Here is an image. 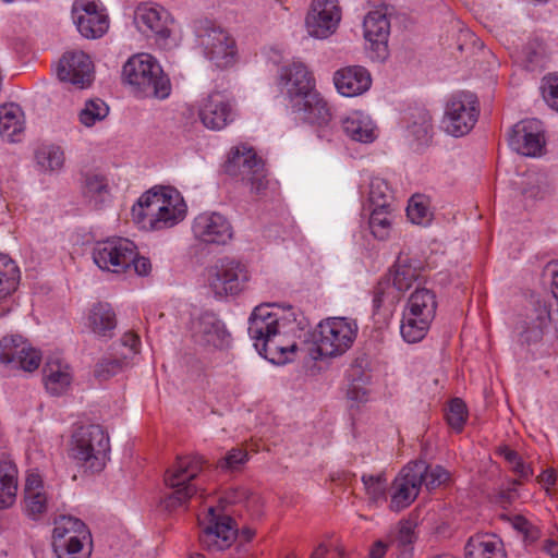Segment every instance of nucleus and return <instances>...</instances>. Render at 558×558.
Segmentation results:
<instances>
[{"instance_id": "nucleus-45", "label": "nucleus", "mask_w": 558, "mask_h": 558, "mask_svg": "<svg viewBox=\"0 0 558 558\" xmlns=\"http://www.w3.org/2000/svg\"><path fill=\"white\" fill-rule=\"evenodd\" d=\"M109 113L108 105L99 99H89L85 102L84 108L78 113L80 122L90 128L96 122L102 121Z\"/></svg>"}, {"instance_id": "nucleus-55", "label": "nucleus", "mask_w": 558, "mask_h": 558, "mask_svg": "<svg viewBox=\"0 0 558 558\" xmlns=\"http://www.w3.org/2000/svg\"><path fill=\"white\" fill-rule=\"evenodd\" d=\"M543 89V98L546 104L558 111V76H549L545 80Z\"/></svg>"}, {"instance_id": "nucleus-16", "label": "nucleus", "mask_w": 558, "mask_h": 558, "mask_svg": "<svg viewBox=\"0 0 558 558\" xmlns=\"http://www.w3.org/2000/svg\"><path fill=\"white\" fill-rule=\"evenodd\" d=\"M423 464L408 463L397 475L392 483L390 509L401 511L409 507L418 496L421 489Z\"/></svg>"}, {"instance_id": "nucleus-37", "label": "nucleus", "mask_w": 558, "mask_h": 558, "mask_svg": "<svg viewBox=\"0 0 558 558\" xmlns=\"http://www.w3.org/2000/svg\"><path fill=\"white\" fill-rule=\"evenodd\" d=\"M465 558H504V554L498 541L485 535H476L465 545Z\"/></svg>"}, {"instance_id": "nucleus-44", "label": "nucleus", "mask_w": 558, "mask_h": 558, "mask_svg": "<svg viewBox=\"0 0 558 558\" xmlns=\"http://www.w3.org/2000/svg\"><path fill=\"white\" fill-rule=\"evenodd\" d=\"M87 541L72 536L68 542H52V548L57 558H89L90 550L84 549V544Z\"/></svg>"}, {"instance_id": "nucleus-11", "label": "nucleus", "mask_w": 558, "mask_h": 558, "mask_svg": "<svg viewBox=\"0 0 558 558\" xmlns=\"http://www.w3.org/2000/svg\"><path fill=\"white\" fill-rule=\"evenodd\" d=\"M477 98L472 93H460L447 102L444 125L452 136L459 137L468 134L478 118Z\"/></svg>"}, {"instance_id": "nucleus-46", "label": "nucleus", "mask_w": 558, "mask_h": 558, "mask_svg": "<svg viewBox=\"0 0 558 558\" xmlns=\"http://www.w3.org/2000/svg\"><path fill=\"white\" fill-rule=\"evenodd\" d=\"M411 464H423L425 466L426 470L422 472L421 486L424 485L427 490H433L450 480L449 472L441 465H430L422 460L411 462Z\"/></svg>"}, {"instance_id": "nucleus-8", "label": "nucleus", "mask_w": 558, "mask_h": 558, "mask_svg": "<svg viewBox=\"0 0 558 558\" xmlns=\"http://www.w3.org/2000/svg\"><path fill=\"white\" fill-rule=\"evenodd\" d=\"M223 170L228 175L248 185L252 193L258 194L267 187L265 163L251 147H233L223 163Z\"/></svg>"}, {"instance_id": "nucleus-62", "label": "nucleus", "mask_w": 558, "mask_h": 558, "mask_svg": "<svg viewBox=\"0 0 558 558\" xmlns=\"http://www.w3.org/2000/svg\"><path fill=\"white\" fill-rule=\"evenodd\" d=\"M538 482L545 486H551L556 482L554 470H546L538 476Z\"/></svg>"}, {"instance_id": "nucleus-36", "label": "nucleus", "mask_w": 558, "mask_h": 558, "mask_svg": "<svg viewBox=\"0 0 558 558\" xmlns=\"http://www.w3.org/2000/svg\"><path fill=\"white\" fill-rule=\"evenodd\" d=\"M415 522L411 520L400 521L397 531L390 535L389 546L400 553V558H411L413 544L416 541Z\"/></svg>"}, {"instance_id": "nucleus-60", "label": "nucleus", "mask_w": 558, "mask_h": 558, "mask_svg": "<svg viewBox=\"0 0 558 558\" xmlns=\"http://www.w3.org/2000/svg\"><path fill=\"white\" fill-rule=\"evenodd\" d=\"M140 343V339L134 333H125L122 337V344L124 347H128L130 350V353L136 354L137 353V345Z\"/></svg>"}, {"instance_id": "nucleus-38", "label": "nucleus", "mask_w": 558, "mask_h": 558, "mask_svg": "<svg viewBox=\"0 0 558 558\" xmlns=\"http://www.w3.org/2000/svg\"><path fill=\"white\" fill-rule=\"evenodd\" d=\"M519 184L521 194L526 198L542 199L550 192L548 178L543 172L529 171Z\"/></svg>"}, {"instance_id": "nucleus-51", "label": "nucleus", "mask_w": 558, "mask_h": 558, "mask_svg": "<svg viewBox=\"0 0 558 558\" xmlns=\"http://www.w3.org/2000/svg\"><path fill=\"white\" fill-rule=\"evenodd\" d=\"M247 459L246 451L240 448H232L218 461L217 468L225 472L239 471L247 462Z\"/></svg>"}, {"instance_id": "nucleus-43", "label": "nucleus", "mask_w": 558, "mask_h": 558, "mask_svg": "<svg viewBox=\"0 0 558 558\" xmlns=\"http://www.w3.org/2000/svg\"><path fill=\"white\" fill-rule=\"evenodd\" d=\"M391 211L390 208H372L369 216V229L372 234L378 240L388 238L391 228Z\"/></svg>"}, {"instance_id": "nucleus-57", "label": "nucleus", "mask_w": 558, "mask_h": 558, "mask_svg": "<svg viewBox=\"0 0 558 558\" xmlns=\"http://www.w3.org/2000/svg\"><path fill=\"white\" fill-rule=\"evenodd\" d=\"M546 270L549 271L553 277V281H551L553 295L555 299L556 308H558V263H556V262L548 263L546 266Z\"/></svg>"}, {"instance_id": "nucleus-1", "label": "nucleus", "mask_w": 558, "mask_h": 558, "mask_svg": "<svg viewBox=\"0 0 558 558\" xmlns=\"http://www.w3.org/2000/svg\"><path fill=\"white\" fill-rule=\"evenodd\" d=\"M306 324L298 319L291 308H281L276 304L257 305L248 318V335L256 351L274 364L291 361L300 337Z\"/></svg>"}, {"instance_id": "nucleus-10", "label": "nucleus", "mask_w": 558, "mask_h": 558, "mask_svg": "<svg viewBox=\"0 0 558 558\" xmlns=\"http://www.w3.org/2000/svg\"><path fill=\"white\" fill-rule=\"evenodd\" d=\"M248 280V271L242 263L231 259H219L208 271V287L218 296L240 293Z\"/></svg>"}, {"instance_id": "nucleus-49", "label": "nucleus", "mask_w": 558, "mask_h": 558, "mask_svg": "<svg viewBox=\"0 0 558 558\" xmlns=\"http://www.w3.org/2000/svg\"><path fill=\"white\" fill-rule=\"evenodd\" d=\"M126 355L123 359L104 357L95 366V377L99 380H108L109 378L121 373L126 366Z\"/></svg>"}, {"instance_id": "nucleus-18", "label": "nucleus", "mask_w": 558, "mask_h": 558, "mask_svg": "<svg viewBox=\"0 0 558 558\" xmlns=\"http://www.w3.org/2000/svg\"><path fill=\"white\" fill-rule=\"evenodd\" d=\"M279 78L291 107L304 106L301 101L316 90L315 81L302 62L294 61L290 65L282 66Z\"/></svg>"}, {"instance_id": "nucleus-40", "label": "nucleus", "mask_w": 558, "mask_h": 558, "mask_svg": "<svg viewBox=\"0 0 558 558\" xmlns=\"http://www.w3.org/2000/svg\"><path fill=\"white\" fill-rule=\"evenodd\" d=\"M35 159L45 172L59 171L64 165L63 150L54 145L39 147L35 153Z\"/></svg>"}, {"instance_id": "nucleus-13", "label": "nucleus", "mask_w": 558, "mask_h": 558, "mask_svg": "<svg viewBox=\"0 0 558 558\" xmlns=\"http://www.w3.org/2000/svg\"><path fill=\"white\" fill-rule=\"evenodd\" d=\"M421 278V268L408 258H398L389 272L377 283L374 289V307L379 308L386 298L392 293L405 292Z\"/></svg>"}, {"instance_id": "nucleus-20", "label": "nucleus", "mask_w": 558, "mask_h": 558, "mask_svg": "<svg viewBox=\"0 0 558 558\" xmlns=\"http://www.w3.org/2000/svg\"><path fill=\"white\" fill-rule=\"evenodd\" d=\"M340 17L337 0H314L305 20L307 33L315 38H327L336 31Z\"/></svg>"}, {"instance_id": "nucleus-58", "label": "nucleus", "mask_w": 558, "mask_h": 558, "mask_svg": "<svg viewBox=\"0 0 558 558\" xmlns=\"http://www.w3.org/2000/svg\"><path fill=\"white\" fill-rule=\"evenodd\" d=\"M43 490V481L38 474H29L25 482V494Z\"/></svg>"}, {"instance_id": "nucleus-35", "label": "nucleus", "mask_w": 558, "mask_h": 558, "mask_svg": "<svg viewBox=\"0 0 558 558\" xmlns=\"http://www.w3.org/2000/svg\"><path fill=\"white\" fill-rule=\"evenodd\" d=\"M72 536H77L78 539H89V542H92L90 532L82 520L65 515L56 520L52 531V542H68Z\"/></svg>"}, {"instance_id": "nucleus-52", "label": "nucleus", "mask_w": 558, "mask_h": 558, "mask_svg": "<svg viewBox=\"0 0 558 558\" xmlns=\"http://www.w3.org/2000/svg\"><path fill=\"white\" fill-rule=\"evenodd\" d=\"M362 482L372 500L376 501L385 496L386 477L383 474H364L362 476Z\"/></svg>"}, {"instance_id": "nucleus-64", "label": "nucleus", "mask_w": 558, "mask_h": 558, "mask_svg": "<svg viewBox=\"0 0 558 558\" xmlns=\"http://www.w3.org/2000/svg\"><path fill=\"white\" fill-rule=\"evenodd\" d=\"M525 54H526V62H527L526 66L529 69H533L534 65L538 64L541 54L537 51L531 50L530 48H527L525 51Z\"/></svg>"}, {"instance_id": "nucleus-7", "label": "nucleus", "mask_w": 558, "mask_h": 558, "mask_svg": "<svg viewBox=\"0 0 558 558\" xmlns=\"http://www.w3.org/2000/svg\"><path fill=\"white\" fill-rule=\"evenodd\" d=\"M72 457L92 472L101 471L110 451L109 436L100 425L78 427L72 437Z\"/></svg>"}, {"instance_id": "nucleus-26", "label": "nucleus", "mask_w": 558, "mask_h": 558, "mask_svg": "<svg viewBox=\"0 0 558 558\" xmlns=\"http://www.w3.org/2000/svg\"><path fill=\"white\" fill-rule=\"evenodd\" d=\"M333 84L344 97H355L367 92L372 85L369 72L360 65L339 69L333 74Z\"/></svg>"}, {"instance_id": "nucleus-23", "label": "nucleus", "mask_w": 558, "mask_h": 558, "mask_svg": "<svg viewBox=\"0 0 558 558\" xmlns=\"http://www.w3.org/2000/svg\"><path fill=\"white\" fill-rule=\"evenodd\" d=\"M73 19L78 32L89 39L101 37L109 27L107 14L95 2L77 1L73 5Z\"/></svg>"}, {"instance_id": "nucleus-12", "label": "nucleus", "mask_w": 558, "mask_h": 558, "mask_svg": "<svg viewBox=\"0 0 558 558\" xmlns=\"http://www.w3.org/2000/svg\"><path fill=\"white\" fill-rule=\"evenodd\" d=\"M135 244L124 238H112L97 242L92 252L94 263L101 269L116 274L131 266Z\"/></svg>"}, {"instance_id": "nucleus-22", "label": "nucleus", "mask_w": 558, "mask_h": 558, "mask_svg": "<svg viewBox=\"0 0 558 558\" xmlns=\"http://www.w3.org/2000/svg\"><path fill=\"white\" fill-rule=\"evenodd\" d=\"M508 143L518 154L526 157L537 156L545 144L541 122L523 120L514 124L508 135Z\"/></svg>"}, {"instance_id": "nucleus-24", "label": "nucleus", "mask_w": 558, "mask_h": 558, "mask_svg": "<svg viewBox=\"0 0 558 558\" xmlns=\"http://www.w3.org/2000/svg\"><path fill=\"white\" fill-rule=\"evenodd\" d=\"M0 361L16 362L22 369L33 372L38 368L41 356L21 336L3 337L0 341Z\"/></svg>"}, {"instance_id": "nucleus-4", "label": "nucleus", "mask_w": 558, "mask_h": 558, "mask_svg": "<svg viewBox=\"0 0 558 558\" xmlns=\"http://www.w3.org/2000/svg\"><path fill=\"white\" fill-rule=\"evenodd\" d=\"M205 461L199 456L181 457L165 474V483L173 492L162 500L166 510L185 506L199 490L197 481Z\"/></svg>"}, {"instance_id": "nucleus-48", "label": "nucleus", "mask_w": 558, "mask_h": 558, "mask_svg": "<svg viewBox=\"0 0 558 558\" xmlns=\"http://www.w3.org/2000/svg\"><path fill=\"white\" fill-rule=\"evenodd\" d=\"M407 216L412 223L426 226L432 220V211L423 195H414L409 201Z\"/></svg>"}, {"instance_id": "nucleus-33", "label": "nucleus", "mask_w": 558, "mask_h": 558, "mask_svg": "<svg viewBox=\"0 0 558 558\" xmlns=\"http://www.w3.org/2000/svg\"><path fill=\"white\" fill-rule=\"evenodd\" d=\"M24 131V113L15 104L0 107V135L9 142H19Z\"/></svg>"}, {"instance_id": "nucleus-42", "label": "nucleus", "mask_w": 558, "mask_h": 558, "mask_svg": "<svg viewBox=\"0 0 558 558\" xmlns=\"http://www.w3.org/2000/svg\"><path fill=\"white\" fill-rule=\"evenodd\" d=\"M368 201L372 208L392 207L393 196L388 183L380 178H374L369 182Z\"/></svg>"}, {"instance_id": "nucleus-17", "label": "nucleus", "mask_w": 558, "mask_h": 558, "mask_svg": "<svg viewBox=\"0 0 558 558\" xmlns=\"http://www.w3.org/2000/svg\"><path fill=\"white\" fill-rule=\"evenodd\" d=\"M57 77L80 88L89 86L94 77V64L83 51H66L56 66Z\"/></svg>"}, {"instance_id": "nucleus-21", "label": "nucleus", "mask_w": 558, "mask_h": 558, "mask_svg": "<svg viewBox=\"0 0 558 558\" xmlns=\"http://www.w3.org/2000/svg\"><path fill=\"white\" fill-rule=\"evenodd\" d=\"M134 23L137 29L146 36L155 35L162 46L171 35L170 25L173 23L169 12L162 7L142 4L134 12Z\"/></svg>"}, {"instance_id": "nucleus-2", "label": "nucleus", "mask_w": 558, "mask_h": 558, "mask_svg": "<svg viewBox=\"0 0 558 558\" xmlns=\"http://www.w3.org/2000/svg\"><path fill=\"white\" fill-rule=\"evenodd\" d=\"M132 216L143 228L166 230L185 218L186 204L175 189L154 187L140 197L132 208Z\"/></svg>"}, {"instance_id": "nucleus-25", "label": "nucleus", "mask_w": 558, "mask_h": 558, "mask_svg": "<svg viewBox=\"0 0 558 558\" xmlns=\"http://www.w3.org/2000/svg\"><path fill=\"white\" fill-rule=\"evenodd\" d=\"M198 117L207 129L220 131L233 121L234 113L227 98L216 92L202 101Z\"/></svg>"}, {"instance_id": "nucleus-50", "label": "nucleus", "mask_w": 558, "mask_h": 558, "mask_svg": "<svg viewBox=\"0 0 558 558\" xmlns=\"http://www.w3.org/2000/svg\"><path fill=\"white\" fill-rule=\"evenodd\" d=\"M466 416L468 412L464 402L459 398L452 399L446 413V420L449 426L456 432H461L465 424Z\"/></svg>"}, {"instance_id": "nucleus-53", "label": "nucleus", "mask_w": 558, "mask_h": 558, "mask_svg": "<svg viewBox=\"0 0 558 558\" xmlns=\"http://www.w3.org/2000/svg\"><path fill=\"white\" fill-rule=\"evenodd\" d=\"M501 453L506 461L511 465L512 471L520 478L527 480L533 474L531 466L522 461L517 451L505 448Z\"/></svg>"}, {"instance_id": "nucleus-41", "label": "nucleus", "mask_w": 558, "mask_h": 558, "mask_svg": "<svg viewBox=\"0 0 558 558\" xmlns=\"http://www.w3.org/2000/svg\"><path fill=\"white\" fill-rule=\"evenodd\" d=\"M84 196L97 207L105 202L108 195L106 179L98 174H86L83 184Z\"/></svg>"}, {"instance_id": "nucleus-31", "label": "nucleus", "mask_w": 558, "mask_h": 558, "mask_svg": "<svg viewBox=\"0 0 558 558\" xmlns=\"http://www.w3.org/2000/svg\"><path fill=\"white\" fill-rule=\"evenodd\" d=\"M87 326L97 337L111 339L117 327L116 313L111 305L104 302L94 304L87 316Z\"/></svg>"}, {"instance_id": "nucleus-61", "label": "nucleus", "mask_w": 558, "mask_h": 558, "mask_svg": "<svg viewBox=\"0 0 558 558\" xmlns=\"http://www.w3.org/2000/svg\"><path fill=\"white\" fill-rule=\"evenodd\" d=\"M544 550L553 558L558 557V538H547L544 542Z\"/></svg>"}, {"instance_id": "nucleus-54", "label": "nucleus", "mask_w": 558, "mask_h": 558, "mask_svg": "<svg viewBox=\"0 0 558 558\" xmlns=\"http://www.w3.org/2000/svg\"><path fill=\"white\" fill-rule=\"evenodd\" d=\"M27 514L32 518L44 513L47 508V496L44 490L25 494Z\"/></svg>"}, {"instance_id": "nucleus-9", "label": "nucleus", "mask_w": 558, "mask_h": 558, "mask_svg": "<svg viewBox=\"0 0 558 558\" xmlns=\"http://www.w3.org/2000/svg\"><path fill=\"white\" fill-rule=\"evenodd\" d=\"M357 324L347 317H329L317 326L315 339L319 356L335 357L342 355L353 344L357 335Z\"/></svg>"}, {"instance_id": "nucleus-30", "label": "nucleus", "mask_w": 558, "mask_h": 558, "mask_svg": "<svg viewBox=\"0 0 558 558\" xmlns=\"http://www.w3.org/2000/svg\"><path fill=\"white\" fill-rule=\"evenodd\" d=\"M341 130L351 141L369 144L376 137V125L371 117L361 111H353L341 119Z\"/></svg>"}, {"instance_id": "nucleus-27", "label": "nucleus", "mask_w": 558, "mask_h": 558, "mask_svg": "<svg viewBox=\"0 0 558 558\" xmlns=\"http://www.w3.org/2000/svg\"><path fill=\"white\" fill-rule=\"evenodd\" d=\"M405 137L411 146L420 148L430 143L433 137V123L429 112L424 108H416L409 112Z\"/></svg>"}, {"instance_id": "nucleus-63", "label": "nucleus", "mask_w": 558, "mask_h": 558, "mask_svg": "<svg viewBox=\"0 0 558 558\" xmlns=\"http://www.w3.org/2000/svg\"><path fill=\"white\" fill-rule=\"evenodd\" d=\"M387 545L381 541H378L374 544L371 549L369 557L371 558H383L386 553Z\"/></svg>"}, {"instance_id": "nucleus-56", "label": "nucleus", "mask_w": 558, "mask_h": 558, "mask_svg": "<svg viewBox=\"0 0 558 558\" xmlns=\"http://www.w3.org/2000/svg\"><path fill=\"white\" fill-rule=\"evenodd\" d=\"M131 265H133L135 272L140 276H147L151 271V263L149 258L138 256L136 250H134V257Z\"/></svg>"}, {"instance_id": "nucleus-34", "label": "nucleus", "mask_w": 558, "mask_h": 558, "mask_svg": "<svg viewBox=\"0 0 558 558\" xmlns=\"http://www.w3.org/2000/svg\"><path fill=\"white\" fill-rule=\"evenodd\" d=\"M17 469L8 460H0V508H9L16 499Z\"/></svg>"}, {"instance_id": "nucleus-3", "label": "nucleus", "mask_w": 558, "mask_h": 558, "mask_svg": "<svg viewBox=\"0 0 558 558\" xmlns=\"http://www.w3.org/2000/svg\"><path fill=\"white\" fill-rule=\"evenodd\" d=\"M122 76L138 96L163 100L171 94L170 78L148 53L131 57L123 65Z\"/></svg>"}, {"instance_id": "nucleus-15", "label": "nucleus", "mask_w": 558, "mask_h": 558, "mask_svg": "<svg viewBox=\"0 0 558 558\" xmlns=\"http://www.w3.org/2000/svg\"><path fill=\"white\" fill-rule=\"evenodd\" d=\"M193 341L204 348L225 349L230 345L231 335L213 312H204L191 323Z\"/></svg>"}, {"instance_id": "nucleus-19", "label": "nucleus", "mask_w": 558, "mask_h": 558, "mask_svg": "<svg viewBox=\"0 0 558 558\" xmlns=\"http://www.w3.org/2000/svg\"><path fill=\"white\" fill-rule=\"evenodd\" d=\"M194 236L206 244L226 245L233 236L229 220L216 211L199 214L192 227Z\"/></svg>"}, {"instance_id": "nucleus-39", "label": "nucleus", "mask_w": 558, "mask_h": 558, "mask_svg": "<svg viewBox=\"0 0 558 558\" xmlns=\"http://www.w3.org/2000/svg\"><path fill=\"white\" fill-rule=\"evenodd\" d=\"M20 280V270L8 255L0 254V301L15 291Z\"/></svg>"}, {"instance_id": "nucleus-14", "label": "nucleus", "mask_w": 558, "mask_h": 558, "mask_svg": "<svg viewBox=\"0 0 558 558\" xmlns=\"http://www.w3.org/2000/svg\"><path fill=\"white\" fill-rule=\"evenodd\" d=\"M206 520L199 535L202 546L213 553L229 548L239 534L234 520L229 515L216 514L214 507L208 508Z\"/></svg>"}, {"instance_id": "nucleus-59", "label": "nucleus", "mask_w": 558, "mask_h": 558, "mask_svg": "<svg viewBox=\"0 0 558 558\" xmlns=\"http://www.w3.org/2000/svg\"><path fill=\"white\" fill-rule=\"evenodd\" d=\"M509 522L511 523L512 527L517 530L520 533H524L527 531L530 525L532 524L527 519H525L523 515H514L512 518H508Z\"/></svg>"}, {"instance_id": "nucleus-6", "label": "nucleus", "mask_w": 558, "mask_h": 558, "mask_svg": "<svg viewBox=\"0 0 558 558\" xmlns=\"http://www.w3.org/2000/svg\"><path fill=\"white\" fill-rule=\"evenodd\" d=\"M196 45L215 66L226 69L233 64L235 41L227 31L208 19L194 22Z\"/></svg>"}, {"instance_id": "nucleus-47", "label": "nucleus", "mask_w": 558, "mask_h": 558, "mask_svg": "<svg viewBox=\"0 0 558 558\" xmlns=\"http://www.w3.org/2000/svg\"><path fill=\"white\" fill-rule=\"evenodd\" d=\"M223 500L227 505H241L248 511L257 512L260 504L259 496L251 493L244 487H234L226 492Z\"/></svg>"}, {"instance_id": "nucleus-29", "label": "nucleus", "mask_w": 558, "mask_h": 558, "mask_svg": "<svg viewBox=\"0 0 558 558\" xmlns=\"http://www.w3.org/2000/svg\"><path fill=\"white\" fill-rule=\"evenodd\" d=\"M44 383L49 395H64L72 383L70 366L58 357H49L44 367Z\"/></svg>"}, {"instance_id": "nucleus-28", "label": "nucleus", "mask_w": 558, "mask_h": 558, "mask_svg": "<svg viewBox=\"0 0 558 558\" xmlns=\"http://www.w3.org/2000/svg\"><path fill=\"white\" fill-rule=\"evenodd\" d=\"M364 36L376 49L379 56L387 54V41L390 34V23L383 10L371 11L364 19Z\"/></svg>"}, {"instance_id": "nucleus-32", "label": "nucleus", "mask_w": 558, "mask_h": 558, "mask_svg": "<svg viewBox=\"0 0 558 558\" xmlns=\"http://www.w3.org/2000/svg\"><path fill=\"white\" fill-rule=\"evenodd\" d=\"M304 106L291 107L293 112L301 114V118L319 128L327 126L331 120V112L326 100L315 90L302 101Z\"/></svg>"}, {"instance_id": "nucleus-5", "label": "nucleus", "mask_w": 558, "mask_h": 558, "mask_svg": "<svg viewBox=\"0 0 558 558\" xmlns=\"http://www.w3.org/2000/svg\"><path fill=\"white\" fill-rule=\"evenodd\" d=\"M435 293L426 288H416L410 295L402 314L401 336L409 343L421 341L436 316Z\"/></svg>"}]
</instances>
